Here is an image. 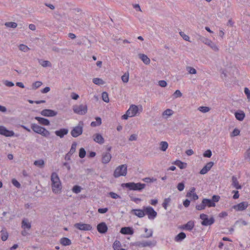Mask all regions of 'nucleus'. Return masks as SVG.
Here are the masks:
<instances>
[{
    "label": "nucleus",
    "instance_id": "obj_1",
    "mask_svg": "<svg viewBox=\"0 0 250 250\" xmlns=\"http://www.w3.org/2000/svg\"><path fill=\"white\" fill-rule=\"evenodd\" d=\"M52 182V189L55 194H60L62 191V186L58 174L53 172L51 176Z\"/></svg>",
    "mask_w": 250,
    "mask_h": 250
},
{
    "label": "nucleus",
    "instance_id": "obj_2",
    "mask_svg": "<svg viewBox=\"0 0 250 250\" xmlns=\"http://www.w3.org/2000/svg\"><path fill=\"white\" fill-rule=\"evenodd\" d=\"M122 186L128 188L129 190L141 191L145 188L146 185L141 183L129 182L123 184Z\"/></svg>",
    "mask_w": 250,
    "mask_h": 250
},
{
    "label": "nucleus",
    "instance_id": "obj_3",
    "mask_svg": "<svg viewBox=\"0 0 250 250\" xmlns=\"http://www.w3.org/2000/svg\"><path fill=\"white\" fill-rule=\"evenodd\" d=\"M127 174V165L125 164L118 166L115 169L113 173V176L115 178H118L120 176H125Z\"/></svg>",
    "mask_w": 250,
    "mask_h": 250
},
{
    "label": "nucleus",
    "instance_id": "obj_4",
    "mask_svg": "<svg viewBox=\"0 0 250 250\" xmlns=\"http://www.w3.org/2000/svg\"><path fill=\"white\" fill-rule=\"evenodd\" d=\"M200 218L202 220L201 224L204 226H210L215 222L214 218L213 216H211L208 218V215L204 213L201 214Z\"/></svg>",
    "mask_w": 250,
    "mask_h": 250
},
{
    "label": "nucleus",
    "instance_id": "obj_5",
    "mask_svg": "<svg viewBox=\"0 0 250 250\" xmlns=\"http://www.w3.org/2000/svg\"><path fill=\"white\" fill-rule=\"evenodd\" d=\"M146 214L147 215L148 219L153 220L157 215V212L150 206L144 207Z\"/></svg>",
    "mask_w": 250,
    "mask_h": 250
},
{
    "label": "nucleus",
    "instance_id": "obj_6",
    "mask_svg": "<svg viewBox=\"0 0 250 250\" xmlns=\"http://www.w3.org/2000/svg\"><path fill=\"white\" fill-rule=\"evenodd\" d=\"M73 109L75 113L79 115H84L87 111V106L83 104L75 105L73 106Z\"/></svg>",
    "mask_w": 250,
    "mask_h": 250
},
{
    "label": "nucleus",
    "instance_id": "obj_7",
    "mask_svg": "<svg viewBox=\"0 0 250 250\" xmlns=\"http://www.w3.org/2000/svg\"><path fill=\"white\" fill-rule=\"evenodd\" d=\"M156 244V241H143L142 242H137L135 243L136 246L140 248H144L146 247H154Z\"/></svg>",
    "mask_w": 250,
    "mask_h": 250
},
{
    "label": "nucleus",
    "instance_id": "obj_8",
    "mask_svg": "<svg viewBox=\"0 0 250 250\" xmlns=\"http://www.w3.org/2000/svg\"><path fill=\"white\" fill-rule=\"evenodd\" d=\"M14 132L12 130L7 129L5 126L0 125V135L5 137H12L14 136Z\"/></svg>",
    "mask_w": 250,
    "mask_h": 250
},
{
    "label": "nucleus",
    "instance_id": "obj_9",
    "mask_svg": "<svg viewBox=\"0 0 250 250\" xmlns=\"http://www.w3.org/2000/svg\"><path fill=\"white\" fill-rule=\"evenodd\" d=\"M40 113L43 116L52 117L56 116L58 112L52 109H44L41 111Z\"/></svg>",
    "mask_w": 250,
    "mask_h": 250
},
{
    "label": "nucleus",
    "instance_id": "obj_10",
    "mask_svg": "<svg viewBox=\"0 0 250 250\" xmlns=\"http://www.w3.org/2000/svg\"><path fill=\"white\" fill-rule=\"evenodd\" d=\"M83 127L78 125L74 127L71 131V135L73 137H77L83 133Z\"/></svg>",
    "mask_w": 250,
    "mask_h": 250
},
{
    "label": "nucleus",
    "instance_id": "obj_11",
    "mask_svg": "<svg viewBox=\"0 0 250 250\" xmlns=\"http://www.w3.org/2000/svg\"><path fill=\"white\" fill-rule=\"evenodd\" d=\"M138 110L139 109L138 106L134 104H132L130 106L129 109L126 111L130 117H132L136 115Z\"/></svg>",
    "mask_w": 250,
    "mask_h": 250
},
{
    "label": "nucleus",
    "instance_id": "obj_12",
    "mask_svg": "<svg viewBox=\"0 0 250 250\" xmlns=\"http://www.w3.org/2000/svg\"><path fill=\"white\" fill-rule=\"evenodd\" d=\"M74 227L81 230H89L92 229V227L90 225L81 223L75 224Z\"/></svg>",
    "mask_w": 250,
    "mask_h": 250
},
{
    "label": "nucleus",
    "instance_id": "obj_13",
    "mask_svg": "<svg viewBox=\"0 0 250 250\" xmlns=\"http://www.w3.org/2000/svg\"><path fill=\"white\" fill-rule=\"evenodd\" d=\"M248 203L247 202H243L237 205H234L232 208L237 211H242L246 209L248 207Z\"/></svg>",
    "mask_w": 250,
    "mask_h": 250
},
{
    "label": "nucleus",
    "instance_id": "obj_14",
    "mask_svg": "<svg viewBox=\"0 0 250 250\" xmlns=\"http://www.w3.org/2000/svg\"><path fill=\"white\" fill-rule=\"evenodd\" d=\"M195 226L194 222L190 220L188 222V223L185 225H183L180 227V229H182L187 230L191 231Z\"/></svg>",
    "mask_w": 250,
    "mask_h": 250
},
{
    "label": "nucleus",
    "instance_id": "obj_15",
    "mask_svg": "<svg viewBox=\"0 0 250 250\" xmlns=\"http://www.w3.org/2000/svg\"><path fill=\"white\" fill-rule=\"evenodd\" d=\"M69 130L67 128H62L59 130H56L55 133L56 136L61 138H62L64 136L67 135L68 133Z\"/></svg>",
    "mask_w": 250,
    "mask_h": 250
},
{
    "label": "nucleus",
    "instance_id": "obj_16",
    "mask_svg": "<svg viewBox=\"0 0 250 250\" xmlns=\"http://www.w3.org/2000/svg\"><path fill=\"white\" fill-rule=\"evenodd\" d=\"M98 231L100 233H105L108 229L107 225L104 222H102L99 224L97 226Z\"/></svg>",
    "mask_w": 250,
    "mask_h": 250
},
{
    "label": "nucleus",
    "instance_id": "obj_17",
    "mask_svg": "<svg viewBox=\"0 0 250 250\" xmlns=\"http://www.w3.org/2000/svg\"><path fill=\"white\" fill-rule=\"evenodd\" d=\"M214 163L212 162L208 163L200 170V173L203 175L206 174L211 169Z\"/></svg>",
    "mask_w": 250,
    "mask_h": 250
},
{
    "label": "nucleus",
    "instance_id": "obj_18",
    "mask_svg": "<svg viewBox=\"0 0 250 250\" xmlns=\"http://www.w3.org/2000/svg\"><path fill=\"white\" fill-rule=\"evenodd\" d=\"M202 42L205 44H207L208 45L210 46L213 50L215 51H217L218 50V48L217 45L210 40L206 38H204L202 40Z\"/></svg>",
    "mask_w": 250,
    "mask_h": 250
},
{
    "label": "nucleus",
    "instance_id": "obj_19",
    "mask_svg": "<svg viewBox=\"0 0 250 250\" xmlns=\"http://www.w3.org/2000/svg\"><path fill=\"white\" fill-rule=\"evenodd\" d=\"M35 119L38 121L39 124L41 125L48 126L50 125L49 120L46 118L40 117H35Z\"/></svg>",
    "mask_w": 250,
    "mask_h": 250
},
{
    "label": "nucleus",
    "instance_id": "obj_20",
    "mask_svg": "<svg viewBox=\"0 0 250 250\" xmlns=\"http://www.w3.org/2000/svg\"><path fill=\"white\" fill-rule=\"evenodd\" d=\"M111 159V155L109 152L103 153L102 158V162L104 164L108 163Z\"/></svg>",
    "mask_w": 250,
    "mask_h": 250
},
{
    "label": "nucleus",
    "instance_id": "obj_21",
    "mask_svg": "<svg viewBox=\"0 0 250 250\" xmlns=\"http://www.w3.org/2000/svg\"><path fill=\"white\" fill-rule=\"evenodd\" d=\"M31 128L34 132L41 134L43 127L40 126L36 124L33 123L31 125Z\"/></svg>",
    "mask_w": 250,
    "mask_h": 250
},
{
    "label": "nucleus",
    "instance_id": "obj_22",
    "mask_svg": "<svg viewBox=\"0 0 250 250\" xmlns=\"http://www.w3.org/2000/svg\"><path fill=\"white\" fill-rule=\"evenodd\" d=\"M131 212H133L134 214L139 218H142L146 215L145 209H133Z\"/></svg>",
    "mask_w": 250,
    "mask_h": 250
},
{
    "label": "nucleus",
    "instance_id": "obj_23",
    "mask_svg": "<svg viewBox=\"0 0 250 250\" xmlns=\"http://www.w3.org/2000/svg\"><path fill=\"white\" fill-rule=\"evenodd\" d=\"M120 232L123 234L132 235L134 233V231L132 228L123 227L121 229Z\"/></svg>",
    "mask_w": 250,
    "mask_h": 250
},
{
    "label": "nucleus",
    "instance_id": "obj_24",
    "mask_svg": "<svg viewBox=\"0 0 250 250\" xmlns=\"http://www.w3.org/2000/svg\"><path fill=\"white\" fill-rule=\"evenodd\" d=\"M138 57L145 64L148 65L150 63V60L146 55L140 53L138 54Z\"/></svg>",
    "mask_w": 250,
    "mask_h": 250
},
{
    "label": "nucleus",
    "instance_id": "obj_25",
    "mask_svg": "<svg viewBox=\"0 0 250 250\" xmlns=\"http://www.w3.org/2000/svg\"><path fill=\"white\" fill-rule=\"evenodd\" d=\"M21 228L23 229H30L31 228V224L30 223L28 222V220L27 218H23L21 221Z\"/></svg>",
    "mask_w": 250,
    "mask_h": 250
},
{
    "label": "nucleus",
    "instance_id": "obj_26",
    "mask_svg": "<svg viewBox=\"0 0 250 250\" xmlns=\"http://www.w3.org/2000/svg\"><path fill=\"white\" fill-rule=\"evenodd\" d=\"M203 203L204 204L205 207H215L216 206L215 203H213L212 201L210 199L204 198L203 199Z\"/></svg>",
    "mask_w": 250,
    "mask_h": 250
},
{
    "label": "nucleus",
    "instance_id": "obj_27",
    "mask_svg": "<svg viewBox=\"0 0 250 250\" xmlns=\"http://www.w3.org/2000/svg\"><path fill=\"white\" fill-rule=\"evenodd\" d=\"M95 136V142L100 145H102L104 143V139L100 134L97 133Z\"/></svg>",
    "mask_w": 250,
    "mask_h": 250
},
{
    "label": "nucleus",
    "instance_id": "obj_28",
    "mask_svg": "<svg viewBox=\"0 0 250 250\" xmlns=\"http://www.w3.org/2000/svg\"><path fill=\"white\" fill-rule=\"evenodd\" d=\"M235 116L237 120L242 121L245 117V114L243 111H239L235 113Z\"/></svg>",
    "mask_w": 250,
    "mask_h": 250
},
{
    "label": "nucleus",
    "instance_id": "obj_29",
    "mask_svg": "<svg viewBox=\"0 0 250 250\" xmlns=\"http://www.w3.org/2000/svg\"><path fill=\"white\" fill-rule=\"evenodd\" d=\"M186 237V233L183 232H181L175 237L174 240L176 242H180L184 240Z\"/></svg>",
    "mask_w": 250,
    "mask_h": 250
},
{
    "label": "nucleus",
    "instance_id": "obj_30",
    "mask_svg": "<svg viewBox=\"0 0 250 250\" xmlns=\"http://www.w3.org/2000/svg\"><path fill=\"white\" fill-rule=\"evenodd\" d=\"M60 243L64 246H69L71 244V241L67 237H62L60 240Z\"/></svg>",
    "mask_w": 250,
    "mask_h": 250
},
{
    "label": "nucleus",
    "instance_id": "obj_31",
    "mask_svg": "<svg viewBox=\"0 0 250 250\" xmlns=\"http://www.w3.org/2000/svg\"><path fill=\"white\" fill-rule=\"evenodd\" d=\"M232 186L237 189H241L242 187L239 184L237 178L235 176L232 177Z\"/></svg>",
    "mask_w": 250,
    "mask_h": 250
},
{
    "label": "nucleus",
    "instance_id": "obj_32",
    "mask_svg": "<svg viewBox=\"0 0 250 250\" xmlns=\"http://www.w3.org/2000/svg\"><path fill=\"white\" fill-rule=\"evenodd\" d=\"M173 114V111L171 109H167L162 113L164 118H167Z\"/></svg>",
    "mask_w": 250,
    "mask_h": 250
},
{
    "label": "nucleus",
    "instance_id": "obj_33",
    "mask_svg": "<svg viewBox=\"0 0 250 250\" xmlns=\"http://www.w3.org/2000/svg\"><path fill=\"white\" fill-rule=\"evenodd\" d=\"M174 164L178 167L180 169L185 168L187 167V164L182 162L180 160H176L174 162Z\"/></svg>",
    "mask_w": 250,
    "mask_h": 250
},
{
    "label": "nucleus",
    "instance_id": "obj_34",
    "mask_svg": "<svg viewBox=\"0 0 250 250\" xmlns=\"http://www.w3.org/2000/svg\"><path fill=\"white\" fill-rule=\"evenodd\" d=\"M168 143L166 141H162L160 143V149L162 151H165L168 147Z\"/></svg>",
    "mask_w": 250,
    "mask_h": 250
},
{
    "label": "nucleus",
    "instance_id": "obj_35",
    "mask_svg": "<svg viewBox=\"0 0 250 250\" xmlns=\"http://www.w3.org/2000/svg\"><path fill=\"white\" fill-rule=\"evenodd\" d=\"M39 62L42 66L44 67H51V63L48 61H43L42 60H39Z\"/></svg>",
    "mask_w": 250,
    "mask_h": 250
},
{
    "label": "nucleus",
    "instance_id": "obj_36",
    "mask_svg": "<svg viewBox=\"0 0 250 250\" xmlns=\"http://www.w3.org/2000/svg\"><path fill=\"white\" fill-rule=\"evenodd\" d=\"M34 164L40 168H42L44 166V162L43 160L40 159L35 161L34 162Z\"/></svg>",
    "mask_w": 250,
    "mask_h": 250
},
{
    "label": "nucleus",
    "instance_id": "obj_37",
    "mask_svg": "<svg viewBox=\"0 0 250 250\" xmlns=\"http://www.w3.org/2000/svg\"><path fill=\"white\" fill-rule=\"evenodd\" d=\"M102 98L103 100L105 103H108L109 99L108 97V94L106 92H103L102 94Z\"/></svg>",
    "mask_w": 250,
    "mask_h": 250
},
{
    "label": "nucleus",
    "instance_id": "obj_38",
    "mask_svg": "<svg viewBox=\"0 0 250 250\" xmlns=\"http://www.w3.org/2000/svg\"><path fill=\"white\" fill-rule=\"evenodd\" d=\"M50 134V132L48 130H47L45 127H43V128L40 135L45 137H48Z\"/></svg>",
    "mask_w": 250,
    "mask_h": 250
},
{
    "label": "nucleus",
    "instance_id": "obj_39",
    "mask_svg": "<svg viewBox=\"0 0 250 250\" xmlns=\"http://www.w3.org/2000/svg\"><path fill=\"white\" fill-rule=\"evenodd\" d=\"M5 25L7 27L15 28L17 27L18 24L15 22H6L5 23Z\"/></svg>",
    "mask_w": 250,
    "mask_h": 250
},
{
    "label": "nucleus",
    "instance_id": "obj_40",
    "mask_svg": "<svg viewBox=\"0 0 250 250\" xmlns=\"http://www.w3.org/2000/svg\"><path fill=\"white\" fill-rule=\"evenodd\" d=\"M210 108L208 106H200L198 107V110L203 113H207L210 110Z\"/></svg>",
    "mask_w": 250,
    "mask_h": 250
},
{
    "label": "nucleus",
    "instance_id": "obj_41",
    "mask_svg": "<svg viewBox=\"0 0 250 250\" xmlns=\"http://www.w3.org/2000/svg\"><path fill=\"white\" fill-rule=\"evenodd\" d=\"M145 231L146 233V234L144 236V238H149L152 236L153 231L152 230H149L147 228L145 229Z\"/></svg>",
    "mask_w": 250,
    "mask_h": 250
},
{
    "label": "nucleus",
    "instance_id": "obj_42",
    "mask_svg": "<svg viewBox=\"0 0 250 250\" xmlns=\"http://www.w3.org/2000/svg\"><path fill=\"white\" fill-rule=\"evenodd\" d=\"M105 82L100 78H95V84L101 85L105 84Z\"/></svg>",
    "mask_w": 250,
    "mask_h": 250
},
{
    "label": "nucleus",
    "instance_id": "obj_43",
    "mask_svg": "<svg viewBox=\"0 0 250 250\" xmlns=\"http://www.w3.org/2000/svg\"><path fill=\"white\" fill-rule=\"evenodd\" d=\"M81 190L82 188L78 185L74 186L72 189V191L76 194L80 193Z\"/></svg>",
    "mask_w": 250,
    "mask_h": 250
},
{
    "label": "nucleus",
    "instance_id": "obj_44",
    "mask_svg": "<svg viewBox=\"0 0 250 250\" xmlns=\"http://www.w3.org/2000/svg\"><path fill=\"white\" fill-rule=\"evenodd\" d=\"M77 144L76 142H73L71 148L68 152H69V154H71L72 155L75 152L76 148L77 146Z\"/></svg>",
    "mask_w": 250,
    "mask_h": 250
},
{
    "label": "nucleus",
    "instance_id": "obj_45",
    "mask_svg": "<svg viewBox=\"0 0 250 250\" xmlns=\"http://www.w3.org/2000/svg\"><path fill=\"white\" fill-rule=\"evenodd\" d=\"M122 81L125 83H126L128 82L129 80V73L128 72L125 73L122 76Z\"/></svg>",
    "mask_w": 250,
    "mask_h": 250
},
{
    "label": "nucleus",
    "instance_id": "obj_46",
    "mask_svg": "<svg viewBox=\"0 0 250 250\" xmlns=\"http://www.w3.org/2000/svg\"><path fill=\"white\" fill-rule=\"evenodd\" d=\"M121 246V243L118 240H116L113 244V248L114 250L119 249Z\"/></svg>",
    "mask_w": 250,
    "mask_h": 250
},
{
    "label": "nucleus",
    "instance_id": "obj_47",
    "mask_svg": "<svg viewBox=\"0 0 250 250\" xmlns=\"http://www.w3.org/2000/svg\"><path fill=\"white\" fill-rule=\"evenodd\" d=\"M86 155V151L83 147H81L79 150V156L81 158H83Z\"/></svg>",
    "mask_w": 250,
    "mask_h": 250
},
{
    "label": "nucleus",
    "instance_id": "obj_48",
    "mask_svg": "<svg viewBox=\"0 0 250 250\" xmlns=\"http://www.w3.org/2000/svg\"><path fill=\"white\" fill-rule=\"evenodd\" d=\"M170 201H171V199H170V197H168L167 198H166L164 200V202L163 203L162 206H163V207L165 209H167V205L170 202Z\"/></svg>",
    "mask_w": 250,
    "mask_h": 250
},
{
    "label": "nucleus",
    "instance_id": "obj_49",
    "mask_svg": "<svg viewBox=\"0 0 250 250\" xmlns=\"http://www.w3.org/2000/svg\"><path fill=\"white\" fill-rule=\"evenodd\" d=\"M42 83L40 81H36L32 84V88L34 89H36L39 87H40Z\"/></svg>",
    "mask_w": 250,
    "mask_h": 250
},
{
    "label": "nucleus",
    "instance_id": "obj_50",
    "mask_svg": "<svg viewBox=\"0 0 250 250\" xmlns=\"http://www.w3.org/2000/svg\"><path fill=\"white\" fill-rule=\"evenodd\" d=\"M187 70L188 71V73L190 74H195L197 73V71L193 67L188 66L187 67Z\"/></svg>",
    "mask_w": 250,
    "mask_h": 250
},
{
    "label": "nucleus",
    "instance_id": "obj_51",
    "mask_svg": "<svg viewBox=\"0 0 250 250\" xmlns=\"http://www.w3.org/2000/svg\"><path fill=\"white\" fill-rule=\"evenodd\" d=\"M1 240L3 241H6L8 238V233L7 232H4L3 230H2L1 231Z\"/></svg>",
    "mask_w": 250,
    "mask_h": 250
},
{
    "label": "nucleus",
    "instance_id": "obj_52",
    "mask_svg": "<svg viewBox=\"0 0 250 250\" xmlns=\"http://www.w3.org/2000/svg\"><path fill=\"white\" fill-rule=\"evenodd\" d=\"M205 208V206L203 203V201H202V203L196 206V209L198 210H203Z\"/></svg>",
    "mask_w": 250,
    "mask_h": 250
},
{
    "label": "nucleus",
    "instance_id": "obj_53",
    "mask_svg": "<svg viewBox=\"0 0 250 250\" xmlns=\"http://www.w3.org/2000/svg\"><path fill=\"white\" fill-rule=\"evenodd\" d=\"M179 34L184 40L190 42L189 37L188 35L185 34L182 31L180 32Z\"/></svg>",
    "mask_w": 250,
    "mask_h": 250
},
{
    "label": "nucleus",
    "instance_id": "obj_54",
    "mask_svg": "<svg viewBox=\"0 0 250 250\" xmlns=\"http://www.w3.org/2000/svg\"><path fill=\"white\" fill-rule=\"evenodd\" d=\"M19 49L20 50L24 52H27L29 50V48L26 45L24 44H21L19 46Z\"/></svg>",
    "mask_w": 250,
    "mask_h": 250
},
{
    "label": "nucleus",
    "instance_id": "obj_55",
    "mask_svg": "<svg viewBox=\"0 0 250 250\" xmlns=\"http://www.w3.org/2000/svg\"><path fill=\"white\" fill-rule=\"evenodd\" d=\"M175 98L181 97L182 96V93L179 90H176L173 94Z\"/></svg>",
    "mask_w": 250,
    "mask_h": 250
},
{
    "label": "nucleus",
    "instance_id": "obj_56",
    "mask_svg": "<svg viewBox=\"0 0 250 250\" xmlns=\"http://www.w3.org/2000/svg\"><path fill=\"white\" fill-rule=\"evenodd\" d=\"M212 155L211 151L210 149H208L203 154V156L205 157L210 158Z\"/></svg>",
    "mask_w": 250,
    "mask_h": 250
},
{
    "label": "nucleus",
    "instance_id": "obj_57",
    "mask_svg": "<svg viewBox=\"0 0 250 250\" xmlns=\"http://www.w3.org/2000/svg\"><path fill=\"white\" fill-rule=\"evenodd\" d=\"M177 188L178 190H179L180 191H183L185 188L184 183L183 182L179 183L178 184Z\"/></svg>",
    "mask_w": 250,
    "mask_h": 250
},
{
    "label": "nucleus",
    "instance_id": "obj_58",
    "mask_svg": "<svg viewBox=\"0 0 250 250\" xmlns=\"http://www.w3.org/2000/svg\"><path fill=\"white\" fill-rule=\"evenodd\" d=\"M12 183L16 188H19L21 187L20 183L15 179H13L12 180Z\"/></svg>",
    "mask_w": 250,
    "mask_h": 250
},
{
    "label": "nucleus",
    "instance_id": "obj_59",
    "mask_svg": "<svg viewBox=\"0 0 250 250\" xmlns=\"http://www.w3.org/2000/svg\"><path fill=\"white\" fill-rule=\"evenodd\" d=\"M96 120V121H95V126H99L101 125L102 124V119L100 117H96L95 118Z\"/></svg>",
    "mask_w": 250,
    "mask_h": 250
},
{
    "label": "nucleus",
    "instance_id": "obj_60",
    "mask_svg": "<svg viewBox=\"0 0 250 250\" xmlns=\"http://www.w3.org/2000/svg\"><path fill=\"white\" fill-rule=\"evenodd\" d=\"M195 191V188L194 187H192L190 188V191L187 192L186 196L188 197H191L192 193H195L194 192Z\"/></svg>",
    "mask_w": 250,
    "mask_h": 250
},
{
    "label": "nucleus",
    "instance_id": "obj_61",
    "mask_svg": "<svg viewBox=\"0 0 250 250\" xmlns=\"http://www.w3.org/2000/svg\"><path fill=\"white\" fill-rule=\"evenodd\" d=\"M220 197L219 195H214L212 197V199H210L212 201L213 203H215L219 201Z\"/></svg>",
    "mask_w": 250,
    "mask_h": 250
},
{
    "label": "nucleus",
    "instance_id": "obj_62",
    "mask_svg": "<svg viewBox=\"0 0 250 250\" xmlns=\"http://www.w3.org/2000/svg\"><path fill=\"white\" fill-rule=\"evenodd\" d=\"M240 134V130L237 128H235L231 133V136H236Z\"/></svg>",
    "mask_w": 250,
    "mask_h": 250
},
{
    "label": "nucleus",
    "instance_id": "obj_63",
    "mask_svg": "<svg viewBox=\"0 0 250 250\" xmlns=\"http://www.w3.org/2000/svg\"><path fill=\"white\" fill-rule=\"evenodd\" d=\"M109 195H110V196L111 198H112L113 199H117V198L120 197L118 194H117L116 193H114L113 192H110L109 193Z\"/></svg>",
    "mask_w": 250,
    "mask_h": 250
},
{
    "label": "nucleus",
    "instance_id": "obj_64",
    "mask_svg": "<svg viewBox=\"0 0 250 250\" xmlns=\"http://www.w3.org/2000/svg\"><path fill=\"white\" fill-rule=\"evenodd\" d=\"M244 92L245 94L247 95V98L249 100H250V91L249 89L247 87H245L244 88Z\"/></svg>",
    "mask_w": 250,
    "mask_h": 250
}]
</instances>
